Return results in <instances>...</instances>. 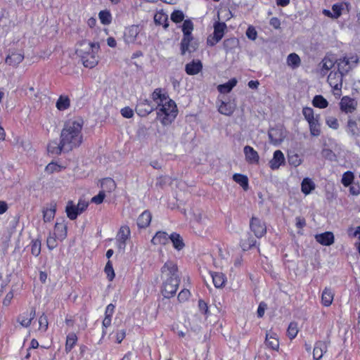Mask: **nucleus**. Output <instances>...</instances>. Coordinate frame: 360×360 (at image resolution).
<instances>
[{
	"label": "nucleus",
	"mask_w": 360,
	"mask_h": 360,
	"mask_svg": "<svg viewBox=\"0 0 360 360\" xmlns=\"http://www.w3.org/2000/svg\"><path fill=\"white\" fill-rule=\"evenodd\" d=\"M239 41L237 38L231 37L226 39L223 42V48L226 53L232 51L238 47Z\"/></svg>",
	"instance_id": "f704fd0d"
},
{
	"label": "nucleus",
	"mask_w": 360,
	"mask_h": 360,
	"mask_svg": "<svg viewBox=\"0 0 360 360\" xmlns=\"http://www.w3.org/2000/svg\"><path fill=\"white\" fill-rule=\"evenodd\" d=\"M61 169V167L55 162H51L46 167V172L49 174H52L55 172H58Z\"/></svg>",
	"instance_id": "052dcab7"
},
{
	"label": "nucleus",
	"mask_w": 360,
	"mask_h": 360,
	"mask_svg": "<svg viewBox=\"0 0 360 360\" xmlns=\"http://www.w3.org/2000/svg\"><path fill=\"white\" fill-rule=\"evenodd\" d=\"M233 179L240 184L244 190H247L248 188V179L246 176L240 174H235L233 176Z\"/></svg>",
	"instance_id": "c03bdc74"
},
{
	"label": "nucleus",
	"mask_w": 360,
	"mask_h": 360,
	"mask_svg": "<svg viewBox=\"0 0 360 360\" xmlns=\"http://www.w3.org/2000/svg\"><path fill=\"white\" fill-rule=\"evenodd\" d=\"M190 296V292L188 290L184 289L178 295V299L180 302H184Z\"/></svg>",
	"instance_id": "338daca9"
},
{
	"label": "nucleus",
	"mask_w": 360,
	"mask_h": 360,
	"mask_svg": "<svg viewBox=\"0 0 360 360\" xmlns=\"http://www.w3.org/2000/svg\"><path fill=\"white\" fill-rule=\"evenodd\" d=\"M83 124V120L80 119L69 120L65 124L60 134V139L66 152L72 150L82 143Z\"/></svg>",
	"instance_id": "f257e3e1"
},
{
	"label": "nucleus",
	"mask_w": 360,
	"mask_h": 360,
	"mask_svg": "<svg viewBox=\"0 0 360 360\" xmlns=\"http://www.w3.org/2000/svg\"><path fill=\"white\" fill-rule=\"evenodd\" d=\"M65 212L67 213L68 217L71 220L77 219V216L80 214L77 206L73 203L72 200L68 202L65 207Z\"/></svg>",
	"instance_id": "bb28decb"
},
{
	"label": "nucleus",
	"mask_w": 360,
	"mask_h": 360,
	"mask_svg": "<svg viewBox=\"0 0 360 360\" xmlns=\"http://www.w3.org/2000/svg\"><path fill=\"white\" fill-rule=\"evenodd\" d=\"M31 252L34 256H38L41 252V241L35 240L31 244Z\"/></svg>",
	"instance_id": "5fc2aeb1"
},
{
	"label": "nucleus",
	"mask_w": 360,
	"mask_h": 360,
	"mask_svg": "<svg viewBox=\"0 0 360 360\" xmlns=\"http://www.w3.org/2000/svg\"><path fill=\"white\" fill-rule=\"evenodd\" d=\"M169 240V236L164 231H158L151 242L154 245H166Z\"/></svg>",
	"instance_id": "393cba45"
},
{
	"label": "nucleus",
	"mask_w": 360,
	"mask_h": 360,
	"mask_svg": "<svg viewBox=\"0 0 360 360\" xmlns=\"http://www.w3.org/2000/svg\"><path fill=\"white\" fill-rule=\"evenodd\" d=\"M193 30V22L190 20H184L182 25V31L184 33V44L189 40V37L191 35V32Z\"/></svg>",
	"instance_id": "7c9ffc66"
},
{
	"label": "nucleus",
	"mask_w": 360,
	"mask_h": 360,
	"mask_svg": "<svg viewBox=\"0 0 360 360\" xmlns=\"http://www.w3.org/2000/svg\"><path fill=\"white\" fill-rule=\"evenodd\" d=\"M285 162L283 153L277 150L274 153L273 158L269 161V166L272 169H278Z\"/></svg>",
	"instance_id": "a211bd4d"
},
{
	"label": "nucleus",
	"mask_w": 360,
	"mask_h": 360,
	"mask_svg": "<svg viewBox=\"0 0 360 360\" xmlns=\"http://www.w3.org/2000/svg\"><path fill=\"white\" fill-rule=\"evenodd\" d=\"M155 105L146 98L139 99L136 106V112L141 117H145L155 110Z\"/></svg>",
	"instance_id": "6e6552de"
},
{
	"label": "nucleus",
	"mask_w": 360,
	"mask_h": 360,
	"mask_svg": "<svg viewBox=\"0 0 360 360\" xmlns=\"http://www.w3.org/2000/svg\"><path fill=\"white\" fill-rule=\"evenodd\" d=\"M301 60L299 56L295 53H290L287 58V64L292 69H295L300 66Z\"/></svg>",
	"instance_id": "79ce46f5"
},
{
	"label": "nucleus",
	"mask_w": 360,
	"mask_h": 360,
	"mask_svg": "<svg viewBox=\"0 0 360 360\" xmlns=\"http://www.w3.org/2000/svg\"><path fill=\"white\" fill-rule=\"evenodd\" d=\"M347 6L345 3L341 2L335 4L332 6L333 18H338L342 15V12L347 9Z\"/></svg>",
	"instance_id": "58836bf2"
},
{
	"label": "nucleus",
	"mask_w": 360,
	"mask_h": 360,
	"mask_svg": "<svg viewBox=\"0 0 360 360\" xmlns=\"http://www.w3.org/2000/svg\"><path fill=\"white\" fill-rule=\"evenodd\" d=\"M202 65L200 61H193L186 65L185 70L188 75H194L202 70Z\"/></svg>",
	"instance_id": "c85d7f7f"
},
{
	"label": "nucleus",
	"mask_w": 360,
	"mask_h": 360,
	"mask_svg": "<svg viewBox=\"0 0 360 360\" xmlns=\"http://www.w3.org/2000/svg\"><path fill=\"white\" fill-rule=\"evenodd\" d=\"M334 291L330 288L326 287L321 294V304L325 307L331 305L334 298Z\"/></svg>",
	"instance_id": "412c9836"
},
{
	"label": "nucleus",
	"mask_w": 360,
	"mask_h": 360,
	"mask_svg": "<svg viewBox=\"0 0 360 360\" xmlns=\"http://www.w3.org/2000/svg\"><path fill=\"white\" fill-rule=\"evenodd\" d=\"M77 342V337L75 333H70L67 335L65 350L70 352Z\"/></svg>",
	"instance_id": "a19ab883"
},
{
	"label": "nucleus",
	"mask_w": 360,
	"mask_h": 360,
	"mask_svg": "<svg viewBox=\"0 0 360 360\" xmlns=\"http://www.w3.org/2000/svg\"><path fill=\"white\" fill-rule=\"evenodd\" d=\"M155 110H157V116L161 123L165 126L170 124L174 120L178 112L175 102L169 98L159 105H155Z\"/></svg>",
	"instance_id": "7ed1b4c3"
},
{
	"label": "nucleus",
	"mask_w": 360,
	"mask_h": 360,
	"mask_svg": "<svg viewBox=\"0 0 360 360\" xmlns=\"http://www.w3.org/2000/svg\"><path fill=\"white\" fill-rule=\"evenodd\" d=\"M54 236L60 240L64 239L67 236V226L63 223L57 222L54 228Z\"/></svg>",
	"instance_id": "72a5a7b5"
},
{
	"label": "nucleus",
	"mask_w": 360,
	"mask_h": 360,
	"mask_svg": "<svg viewBox=\"0 0 360 360\" xmlns=\"http://www.w3.org/2000/svg\"><path fill=\"white\" fill-rule=\"evenodd\" d=\"M287 332L290 339L295 338L298 333L297 324L295 322L290 323Z\"/></svg>",
	"instance_id": "864d4df0"
},
{
	"label": "nucleus",
	"mask_w": 360,
	"mask_h": 360,
	"mask_svg": "<svg viewBox=\"0 0 360 360\" xmlns=\"http://www.w3.org/2000/svg\"><path fill=\"white\" fill-rule=\"evenodd\" d=\"M302 114L305 120L309 122L315 120L316 118H319V115H314V110L311 108L305 107L302 110Z\"/></svg>",
	"instance_id": "49530a36"
},
{
	"label": "nucleus",
	"mask_w": 360,
	"mask_h": 360,
	"mask_svg": "<svg viewBox=\"0 0 360 360\" xmlns=\"http://www.w3.org/2000/svg\"><path fill=\"white\" fill-rule=\"evenodd\" d=\"M345 75L342 74L338 70L337 72H331L328 76V82L329 85L336 91L334 92L335 96L341 95V89L342 87V77Z\"/></svg>",
	"instance_id": "423d86ee"
},
{
	"label": "nucleus",
	"mask_w": 360,
	"mask_h": 360,
	"mask_svg": "<svg viewBox=\"0 0 360 360\" xmlns=\"http://www.w3.org/2000/svg\"><path fill=\"white\" fill-rule=\"evenodd\" d=\"M151 96L156 105H159V104H161L169 98L168 95L163 92V90L160 88L155 89L152 93Z\"/></svg>",
	"instance_id": "b1692460"
},
{
	"label": "nucleus",
	"mask_w": 360,
	"mask_h": 360,
	"mask_svg": "<svg viewBox=\"0 0 360 360\" xmlns=\"http://www.w3.org/2000/svg\"><path fill=\"white\" fill-rule=\"evenodd\" d=\"M250 227L257 238L262 237L266 232V225L257 217L252 218Z\"/></svg>",
	"instance_id": "9d476101"
},
{
	"label": "nucleus",
	"mask_w": 360,
	"mask_h": 360,
	"mask_svg": "<svg viewBox=\"0 0 360 360\" xmlns=\"http://www.w3.org/2000/svg\"><path fill=\"white\" fill-rule=\"evenodd\" d=\"M316 188L315 184L309 178H304L301 184V190L305 195L309 194Z\"/></svg>",
	"instance_id": "473e14b6"
},
{
	"label": "nucleus",
	"mask_w": 360,
	"mask_h": 360,
	"mask_svg": "<svg viewBox=\"0 0 360 360\" xmlns=\"http://www.w3.org/2000/svg\"><path fill=\"white\" fill-rule=\"evenodd\" d=\"M139 32L140 27L139 25H134L126 28L124 34V39L125 42L127 44L134 43Z\"/></svg>",
	"instance_id": "4468645a"
},
{
	"label": "nucleus",
	"mask_w": 360,
	"mask_h": 360,
	"mask_svg": "<svg viewBox=\"0 0 360 360\" xmlns=\"http://www.w3.org/2000/svg\"><path fill=\"white\" fill-rule=\"evenodd\" d=\"M310 134L313 136H319L321 134V126L319 123V118H316L309 122Z\"/></svg>",
	"instance_id": "37998d69"
},
{
	"label": "nucleus",
	"mask_w": 360,
	"mask_h": 360,
	"mask_svg": "<svg viewBox=\"0 0 360 360\" xmlns=\"http://www.w3.org/2000/svg\"><path fill=\"white\" fill-rule=\"evenodd\" d=\"M56 210V204L51 202L49 207L43 210V218L45 222L51 221L55 216Z\"/></svg>",
	"instance_id": "5701e85b"
},
{
	"label": "nucleus",
	"mask_w": 360,
	"mask_h": 360,
	"mask_svg": "<svg viewBox=\"0 0 360 360\" xmlns=\"http://www.w3.org/2000/svg\"><path fill=\"white\" fill-rule=\"evenodd\" d=\"M226 29L225 22H216L214 24V32L212 35L207 37V44L210 46H214L224 37V31Z\"/></svg>",
	"instance_id": "39448f33"
},
{
	"label": "nucleus",
	"mask_w": 360,
	"mask_h": 360,
	"mask_svg": "<svg viewBox=\"0 0 360 360\" xmlns=\"http://www.w3.org/2000/svg\"><path fill=\"white\" fill-rule=\"evenodd\" d=\"M88 205L89 203L87 202L80 199L76 206L81 214L87 208Z\"/></svg>",
	"instance_id": "774afa93"
},
{
	"label": "nucleus",
	"mask_w": 360,
	"mask_h": 360,
	"mask_svg": "<svg viewBox=\"0 0 360 360\" xmlns=\"http://www.w3.org/2000/svg\"><path fill=\"white\" fill-rule=\"evenodd\" d=\"M161 278L163 281L162 293L169 298L176 294L180 283L177 265L172 261H167L161 268Z\"/></svg>",
	"instance_id": "f03ea898"
},
{
	"label": "nucleus",
	"mask_w": 360,
	"mask_h": 360,
	"mask_svg": "<svg viewBox=\"0 0 360 360\" xmlns=\"http://www.w3.org/2000/svg\"><path fill=\"white\" fill-rule=\"evenodd\" d=\"M360 122V114L355 117L349 116L346 125V131L354 139H356L360 136V127L358 126Z\"/></svg>",
	"instance_id": "1a4fd4ad"
},
{
	"label": "nucleus",
	"mask_w": 360,
	"mask_h": 360,
	"mask_svg": "<svg viewBox=\"0 0 360 360\" xmlns=\"http://www.w3.org/2000/svg\"><path fill=\"white\" fill-rule=\"evenodd\" d=\"M327 346L324 342H317L313 351V357L315 360H320L324 352H326Z\"/></svg>",
	"instance_id": "a878e982"
},
{
	"label": "nucleus",
	"mask_w": 360,
	"mask_h": 360,
	"mask_svg": "<svg viewBox=\"0 0 360 360\" xmlns=\"http://www.w3.org/2000/svg\"><path fill=\"white\" fill-rule=\"evenodd\" d=\"M70 106V99L68 97L60 96L56 102V108L59 110H64Z\"/></svg>",
	"instance_id": "3c124183"
},
{
	"label": "nucleus",
	"mask_w": 360,
	"mask_h": 360,
	"mask_svg": "<svg viewBox=\"0 0 360 360\" xmlns=\"http://www.w3.org/2000/svg\"><path fill=\"white\" fill-rule=\"evenodd\" d=\"M312 103L314 106L319 108H325L328 105L327 100L321 95L315 96L312 101Z\"/></svg>",
	"instance_id": "de8ad7c7"
},
{
	"label": "nucleus",
	"mask_w": 360,
	"mask_h": 360,
	"mask_svg": "<svg viewBox=\"0 0 360 360\" xmlns=\"http://www.w3.org/2000/svg\"><path fill=\"white\" fill-rule=\"evenodd\" d=\"M198 48V43L194 41L193 37L190 36L189 40L184 44V38L181 41V54L184 55L186 52L192 53L194 52Z\"/></svg>",
	"instance_id": "6ab92c4d"
},
{
	"label": "nucleus",
	"mask_w": 360,
	"mask_h": 360,
	"mask_svg": "<svg viewBox=\"0 0 360 360\" xmlns=\"http://www.w3.org/2000/svg\"><path fill=\"white\" fill-rule=\"evenodd\" d=\"M104 271L107 274V277L109 281H112L115 277V272L112 268V264L110 260L107 262Z\"/></svg>",
	"instance_id": "6e6d98bb"
},
{
	"label": "nucleus",
	"mask_w": 360,
	"mask_h": 360,
	"mask_svg": "<svg viewBox=\"0 0 360 360\" xmlns=\"http://www.w3.org/2000/svg\"><path fill=\"white\" fill-rule=\"evenodd\" d=\"M96 51L94 50L85 56L80 58L84 67L88 68H94L98 63V56L96 55Z\"/></svg>",
	"instance_id": "ddd939ff"
},
{
	"label": "nucleus",
	"mask_w": 360,
	"mask_h": 360,
	"mask_svg": "<svg viewBox=\"0 0 360 360\" xmlns=\"http://www.w3.org/2000/svg\"><path fill=\"white\" fill-rule=\"evenodd\" d=\"M335 63L336 62L334 60L326 56L319 63L321 73L322 75H326L327 71L333 68Z\"/></svg>",
	"instance_id": "c756f323"
},
{
	"label": "nucleus",
	"mask_w": 360,
	"mask_h": 360,
	"mask_svg": "<svg viewBox=\"0 0 360 360\" xmlns=\"http://www.w3.org/2000/svg\"><path fill=\"white\" fill-rule=\"evenodd\" d=\"M121 115L126 118H131L134 116V111L129 107H124L121 110Z\"/></svg>",
	"instance_id": "69168bd1"
},
{
	"label": "nucleus",
	"mask_w": 360,
	"mask_h": 360,
	"mask_svg": "<svg viewBox=\"0 0 360 360\" xmlns=\"http://www.w3.org/2000/svg\"><path fill=\"white\" fill-rule=\"evenodd\" d=\"M56 238L57 237H56V236H52V235H50L47 238L46 243H47V246H48L49 249L53 250L57 246L58 244H57Z\"/></svg>",
	"instance_id": "680f3d73"
},
{
	"label": "nucleus",
	"mask_w": 360,
	"mask_h": 360,
	"mask_svg": "<svg viewBox=\"0 0 360 360\" xmlns=\"http://www.w3.org/2000/svg\"><path fill=\"white\" fill-rule=\"evenodd\" d=\"M48 151L53 155H59L62 151L65 150L61 141L60 143H58L56 141H52L48 145Z\"/></svg>",
	"instance_id": "2f4dec72"
},
{
	"label": "nucleus",
	"mask_w": 360,
	"mask_h": 360,
	"mask_svg": "<svg viewBox=\"0 0 360 360\" xmlns=\"http://www.w3.org/2000/svg\"><path fill=\"white\" fill-rule=\"evenodd\" d=\"M326 122L329 127L333 129H337L339 127L338 121L334 117H328L326 118Z\"/></svg>",
	"instance_id": "bf43d9fd"
},
{
	"label": "nucleus",
	"mask_w": 360,
	"mask_h": 360,
	"mask_svg": "<svg viewBox=\"0 0 360 360\" xmlns=\"http://www.w3.org/2000/svg\"><path fill=\"white\" fill-rule=\"evenodd\" d=\"M99 49L100 45L98 43H91L86 40H82L77 44L75 52L81 58L94 50L98 51Z\"/></svg>",
	"instance_id": "0eeeda50"
},
{
	"label": "nucleus",
	"mask_w": 360,
	"mask_h": 360,
	"mask_svg": "<svg viewBox=\"0 0 360 360\" xmlns=\"http://www.w3.org/2000/svg\"><path fill=\"white\" fill-rule=\"evenodd\" d=\"M130 236V229L128 226H122L117 235V241H127Z\"/></svg>",
	"instance_id": "a18cd8bd"
},
{
	"label": "nucleus",
	"mask_w": 360,
	"mask_h": 360,
	"mask_svg": "<svg viewBox=\"0 0 360 360\" xmlns=\"http://www.w3.org/2000/svg\"><path fill=\"white\" fill-rule=\"evenodd\" d=\"M211 277L216 288H221L225 284L226 278L222 273L212 272Z\"/></svg>",
	"instance_id": "e433bc0d"
},
{
	"label": "nucleus",
	"mask_w": 360,
	"mask_h": 360,
	"mask_svg": "<svg viewBox=\"0 0 360 360\" xmlns=\"http://www.w3.org/2000/svg\"><path fill=\"white\" fill-rule=\"evenodd\" d=\"M316 241L323 245H330L334 243V236L332 232H325L315 236Z\"/></svg>",
	"instance_id": "aec40b11"
},
{
	"label": "nucleus",
	"mask_w": 360,
	"mask_h": 360,
	"mask_svg": "<svg viewBox=\"0 0 360 360\" xmlns=\"http://www.w3.org/2000/svg\"><path fill=\"white\" fill-rule=\"evenodd\" d=\"M335 62L338 65V70L345 75L356 66L359 58L356 55L345 56L336 60Z\"/></svg>",
	"instance_id": "20e7f679"
},
{
	"label": "nucleus",
	"mask_w": 360,
	"mask_h": 360,
	"mask_svg": "<svg viewBox=\"0 0 360 360\" xmlns=\"http://www.w3.org/2000/svg\"><path fill=\"white\" fill-rule=\"evenodd\" d=\"M236 109V105L231 102L221 101L218 110L221 114L230 116Z\"/></svg>",
	"instance_id": "4be33fe9"
},
{
	"label": "nucleus",
	"mask_w": 360,
	"mask_h": 360,
	"mask_svg": "<svg viewBox=\"0 0 360 360\" xmlns=\"http://www.w3.org/2000/svg\"><path fill=\"white\" fill-rule=\"evenodd\" d=\"M101 188L102 191H104V193L105 192L110 193L115 189L116 184L112 179L105 178L103 179L101 181Z\"/></svg>",
	"instance_id": "ea45409f"
},
{
	"label": "nucleus",
	"mask_w": 360,
	"mask_h": 360,
	"mask_svg": "<svg viewBox=\"0 0 360 360\" xmlns=\"http://www.w3.org/2000/svg\"><path fill=\"white\" fill-rule=\"evenodd\" d=\"M105 194L104 193V191H101L97 195H95L91 198V202L95 204H101L103 202L105 198Z\"/></svg>",
	"instance_id": "e2e57ef3"
},
{
	"label": "nucleus",
	"mask_w": 360,
	"mask_h": 360,
	"mask_svg": "<svg viewBox=\"0 0 360 360\" xmlns=\"http://www.w3.org/2000/svg\"><path fill=\"white\" fill-rule=\"evenodd\" d=\"M354 179V175L353 172H352L350 171H347L343 174L342 179H341V182L344 185V186L347 187V186H350L352 184Z\"/></svg>",
	"instance_id": "09e8293b"
},
{
	"label": "nucleus",
	"mask_w": 360,
	"mask_h": 360,
	"mask_svg": "<svg viewBox=\"0 0 360 360\" xmlns=\"http://www.w3.org/2000/svg\"><path fill=\"white\" fill-rule=\"evenodd\" d=\"M356 101L349 96L342 97L340 103V110L345 113L353 112L356 110Z\"/></svg>",
	"instance_id": "9b49d317"
},
{
	"label": "nucleus",
	"mask_w": 360,
	"mask_h": 360,
	"mask_svg": "<svg viewBox=\"0 0 360 360\" xmlns=\"http://www.w3.org/2000/svg\"><path fill=\"white\" fill-rule=\"evenodd\" d=\"M154 20L156 24L163 25L165 29L169 27L167 15L163 13H158L155 15Z\"/></svg>",
	"instance_id": "8fccbe9b"
},
{
	"label": "nucleus",
	"mask_w": 360,
	"mask_h": 360,
	"mask_svg": "<svg viewBox=\"0 0 360 360\" xmlns=\"http://www.w3.org/2000/svg\"><path fill=\"white\" fill-rule=\"evenodd\" d=\"M236 84L237 79L233 78L230 79L228 82L219 85L217 89L221 94H227L232 90V89L236 85Z\"/></svg>",
	"instance_id": "4c0bfd02"
},
{
	"label": "nucleus",
	"mask_w": 360,
	"mask_h": 360,
	"mask_svg": "<svg viewBox=\"0 0 360 360\" xmlns=\"http://www.w3.org/2000/svg\"><path fill=\"white\" fill-rule=\"evenodd\" d=\"M243 152L245 156V160L249 163H258L259 156L258 153L251 146L244 147Z\"/></svg>",
	"instance_id": "2eb2a0df"
},
{
	"label": "nucleus",
	"mask_w": 360,
	"mask_h": 360,
	"mask_svg": "<svg viewBox=\"0 0 360 360\" xmlns=\"http://www.w3.org/2000/svg\"><path fill=\"white\" fill-rule=\"evenodd\" d=\"M23 59L24 53L22 51H13L9 52L5 62L9 65L17 67Z\"/></svg>",
	"instance_id": "f8f14e48"
},
{
	"label": "nucleus",
	"mask_w": 360,
	"mask_h": 360,
	"mask_svg": "<svg viewBox=\"0 0 360 360\" xmlns=\"http://www.w3.org/2000/svg\"><path fill=\"white\" fill-rule=\"evenodd\" d=\"M36 312L34 308H32L30 312L27 311L20 315L18 319V321L23 327H28L31 324L32 320L34 319Z\"/></svg>",
	"instance_id": "f3484780"
},
{
	"label": "nucleus",
	"mask_w": 360,
	"mask_h": 360,
	"mask_svg": "<svg viewBox=\"0 0 360 360\" xmlns=\"http://www.w3.org/2000/svg\"><path fill=\"white\" fill-rule=\"evenodd\" d=\"M184 14L181 11H174L171 14V20L174 22H180L184 20Z\"/></svg>",
	"instance_id": "4d7b16f0"
},
{
	"label": "nucleus",
	"mask_w": 360,
	"mask_h": 360,
	"mask_svg": "<svg viewBox=\"0 0 360 360\" xmlns=\"http://www.w3.org/2000/svg\"><path fill=\"white\" fill-rule=\"evenodd\" d=\"M288 161L290 165L295 167H297L301 164V159L297 154L289 155Z\"/></svg>",
	"instance_id": "0e129e2a"
},
{
	"label": "nucleus",
	"mask_w": 360,
	"mask_h": 360,
	"mask_svg": "<svg viewBox=\"0 0 360 360\" xmlns=\"http://www.w3.org/2000/svg\"><path fill=\"white\" fill-rule=\"evenodd\" d=\"M265 345L273 350L278 351L279 349V342L277 335L271 331L266 334Z\"/></svg>",
	"instance_id": "dca6fc26"
},
{
	"label": "nucleus",
	"mask_w": 360,
	"mask_h": 360,
	"mask_svg": "<svg viewBox=\"0 0 360 360\" xmlns=\"http://www.w3.org/2000/svg\"><path fill=\"white\" fill-rule=\"evenodd\" d=\"M169 240L172 241L174 248L177 250H181L184 247L183 239L179 233H172L169 236Z\"/></svg>",
	"instance_id": "c9c22d12"
},
{
	"label": "nucleus",
	"mask_w": 360,
	"mask_h": 360,
	"mask_svg": "<svg viewBox=\"0 0 360 360\" xmlns=\"http://www.w3.org/2000/svg\"><path fill=\"white\" fill-rule=\"evenodd\" d=\"M99 19L103 25H109L112 20V16L109 11H101L99 14Z\"/></svg>",
	"instance_id": "603ef678"
},
{
	"label": "nucleus",
	"mask_w": 360,
	"mask_h": 360,
	"mask_svg": "<svg viewBox=\"0 0 360 360\" xmlns=\"http://www.w3.org/2000/svg\"><path fill=\"white\" fill-rule=\"evenodd\" d=\"M39 330H41L43 331H46L48 328V319L47 316L43 314L39 318Z\"/></svg>",
	"instance_id": "13d9d810"
},
{
	"label": "nucleus",
	"mask_w": 360,
	"mask_h": 360,
	"mask_svg": "<svg viewBox=\"0 0 360 360\" xmlns=\"http://www.w3.org/2000/svg\"><path fill=\"white\" fill-rule=\"evenodd\" d=\"M152 216L150 212L144 211L137 219V225L139 228H146L150 223Z\"/></svg>",
	"instance_id": "cd10ccee"
}]
</instances>
